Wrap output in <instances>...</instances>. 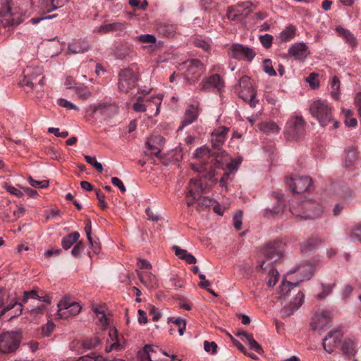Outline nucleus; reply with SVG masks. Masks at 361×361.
<instances>
[{
  "mask_svg": "<svg viewBox=\"0 0 361 361\" xmlns=\"http://www.w3.org/2000/svg\"><path fill=\"white\" fill-rule=\"evenodd\" d=\"M310 113L320 124L324 127L333 123V128L339 127V122L334 118L333 106L326 100L317 99L310 106Z\"/></svg>",
  "mask_w": 361,
  "mask_h": 361,
  "instance_id": "nucleus-1",
  "label": "nucleus"
},
{
  "mask_svg": "<svg viewBox=\"0 0 361 361\" xmlns=\"http://www.w3.org/2000/svg\"><path fill=\"white\" fill-rule=\"evenodd\" d=\"M305 121L302 116H292L287 121L285 127V135L288 140H298L305 133Z\"/></svg>",
  "mask_w": 361,
  "mask_h": 361,
  "instance_id": "nucleus-2",
  "label": "nucleus"
},
{
  "mask_svg": "<svg viewBox=\"0 0 361 361\" xmlns=\"http://www.w3.org/2000/svg\"><path fill=\"white\" fill-rule=\"evenodd\" d=\"M21 13L12 8L8 0H0V23L6 27L20 24Z\"/></svg>",
  "mask_w": 361,
  "mask_h": 361,
  "instance_id": "nucleus-3",
  "label": "nucleus"
},
{
  "mask_svg": "<svg viewBox=\"0 0 361 361\" xmlns=\"http://www.w3.org/2000/svg\"><path fill=\"white\" fill-rule=\"evenodd\" d=\"M16 306L18 308L16 310V313L11 317V319L22 314L23 310V303L18 302L16 295L7 294L5 288H0V308H2L0 317Z\"/></svg>",
  "mask_w": 361,
  "mask_h": 361,
  "instance_id": "nucleus-4",
  "label": "nucleus"
},
{
  "mask_svg": "<svg viewBox=\"0 0 361 361\" xmlns=\"http://www.w3.org/2000/svg\"><path fill=\"white\" fill-rule=\"evenodd\" d=\"M298 281L295 282L283 281L280 286V298H287L292 291L296 293L293 301L290 302L293 310L298 309L303 302L304 294L301 290L298 289Z\"/></svg>",
  "mask_w": 361,
  "mask_h": 361,
  "instance_id": "nucleus-5",
  "label": "nucleus"
},
{
  "mask_svg": "<svg viewBox=\"0 0 361 361\" xmlns=\"http://www.w3.org/2000/svg\"><path fill=\"white\" fill-rule=\"evenodd\" d=\"M22 336L18 332H4L0 334V353L8 354L19 347Z\"/></svg>",
  "mask_w": 361,
  "mask_h": 361,
  "instance_id": "nucleus-6",
  "label": "nucleus"
},
{
  "mask_svg": "<svg viewBox=\"0 0 361 361\" xmlns=\"http://www.w3.org/2000/svg\"><path fill=\"white\" fill-rule=\"evenodd\" d=\"M137 80V75L132 69L124 68L118 74V90L123 93H128L135 87Z\"/></svg>",
  "mask_w": 361,
  "mask_h": 361,
  "instance_id": "nucleus-7",
  "label": "nucleus"
},
{
  "mask_svg": "<svg viewBox=\"0 0 361 361\" xmlns=\"http://www.w3.org/2000/svg\"><path fill=\"white\" fill-rule=\"evenodd\" d=\"M230 57L251 62L256 56L255 50L241 44H233L228 50Z\"/></svg>",
  "mask_w": 361,
  "mask_h": 361,
  "instance_id": "nucleus-8",
  "label": "nucleus"
},
{
  "mask_svg": "<svg viewBox=\"0 0 361 361\" xmlns=\"http://www.w3.org/2000/svg\"><path fill=\"white\" fill-rule=\"evenodd\" d=\"M284 252V245L281 241H274L268 243L264 249V255L267 263L270 266L282 257Z\"/></svg>",
  "mask_w": 361,
  "mask_h": 361,
  "instance_id": "nucleus-9",
  "label": "nucleus"
},
{
  "mask_svg": "<svg viewBox=\"0 0 361 361\" xmlns=\"http://www.w3.org/2000/svg\"><path fill=\"white\" fill-rule=\"evenodd\" d=\"M57 316L60 319H68L70 317L77 315L82 310V307L78 302H71L69 299L64 298L58 304Z\"/></svg>",
  "mask_w": 361,
  "mask_h": 361,
  "instance_id": "nucleus-10",
  "label": "nucleus"
},
{
  "mask_svg": "<svg viewBox=\"0 0 361 361\" xmlns=\"http://www.w3.org/2000/svg\"><path fill=\"white\" fill-rule=\"evenodd\" d=\"M42 74V71L41 68L27 67L24 71V78L22 80V84L33 88L37 82L42 87L44 86V77Z\"/></svg>",
  "mask_w": 361,
  "mask_h": 361,
  "instance_id": "nucleus-11",
  "label": "nucleus"
},
{
  "mask_svg": "<svg viewBox=\"0 0 361 361\" xmlns=\"http://www.w3.org/2000/svg\"><path fill=\"white\" fill-rule=\"evenodd\" d=\"M312 185V179L308 176L290 178L286 180V185L293 193H303L307 191Z\"/></svg>",
  "mask_w": 361,
  "mask_h": 361,
  "instance_id": "nucleus-12",
  "label": "nucleus"
},
{
  "mask_svg": "<svg viewBox=\"0 0 361 361\" xmlns=\"http://www.w3.org/2000/svg\"><path fill=\"white\" fill-rule=\"evenodd\" d=\"M302 214H296L305 219H313L320 216L323 212L322 206L317 202L306 200L302 202Z\"/></svg>",
  "mask_w": 361,
  "mask_h": 361,
  "instance_id": "nucleus-13",
  "label": "nucleus"
},
{
  "mask_svg": "<svg viewBox=\"0 0 361 361\" xmlns=\"http://www.w3.org/2000/svg\"><path fill=\"white\" fill-rule=\"evenodd\" d=\"M252 4L250 2H241L235 6H230L227 11V18L230 20H235L239 17L246 18L252 10L250 8Z\"/></svg>",
  "mask_w": 361,
  "mask_h": 361,
  "instance_id": "nucleus-14",
  "label": "nucleus"
},
{
  "mask_svg": "<svg viewBox=\"0 0 361 361\" xmlns=\"http://www.w3.org/2000/svg\"><path fill=\"white\" fill-rule=\"evenodd\" d=\"M159 354L169 356L157 345H145L142 350L138 352V357L140 361H159Z\"/></svg>",
  "mask_w": 361,
  "mask_h": 361,
  "instance_id": "nucleus-15",
  "label": "nucleus"
},
{
  "mask_svg": "<svg viewBox=\"0 0 361 361\" xmlns=\"http://www.w3.org/2000/svg\"><path fill=\"white\" fill-rule=\"evenodd\" d=\"M94 114H99L104 119H109L118 114L119 108L115 103L100 102L92 108Z\"/></svg>",
  "mask_w": 361,
  "mask_h": 361,
  "instance_id": "nucleus-16",
  "label": "nucleus"
},
{
  "mask_svg": "<svg viewBox=\"0 0 361 361\" xmlns=\"http://www.w3.org/2000/svg\"><path fill=\"white\" fill-rule=\"evenodd\" d=\"M343 334L341 330L335 329L328 333L323 340V348L328 353H332L341 344Z\"/></svg>",
  "mask_w": 361,
  "mask_h": 361,
  "instance_id": "nucleus-17",
  "label": "nucleus"
},
{
  "mask_svg": "<svg viewBox=\"0 0 361 361\" xmlns=\"http://www.w3.org/2000/svg\"><path fill=\"white\" fill-rule=\"evenodd\" d=\"M225 87V82L222 77L217 74H213L207 78H205L202 82L201 90L203 91L210 90L214 88L217 92H221Z\"/></svg>",
  "mask_w": 361,
  "mask_h": 361,
  "instance_id": "nucleus-18",
  "label": "nucleus"
},
{
  "mask_svg": "<svg viewBox=\"0 0 361 361\" xmlns=\"http://www.w3.org/2000/svg\"><path fill=\"white\" fill-rule=\"evenodd\" d=\"M332 319L331 311L322 310L319 314L315 315L314 321L311 322L312 330H323L328 328Z\"/></svg>",
  "mask_w": 361,
  "mask_h": 361,
  "instance_id": "nucleus-19",
  "label": "nucleus"
},
{
  "mask_svg": "<svg viewBox=\"0 0 361 361\" xmlns=\"http://www.w3.org/2000/svg\"><path fill=\"white\" fill-rule=\"evenodd\" d=\"M288 53V55L295 60L304 61L310 54V50L304 42H296L290 47Z\"/></svg>",
  "mask_w": 361,
  "mask_h": 361,
  "instance_id": "nucleus-20",
  "label": "nucleus"
},
{
  "mask_svg": "<svg viewBox=\"0 0 361 361\" xmlns=\"http://www.w3.org/2000/svg\"><path fill=\"white\" fill-rule=\"evenodd\" d=\"M188 191L186 194V197H192L193 199H199L202 194L206 192L207 187H203L201 179L192 178L190 179L188 187Z\"/></svg>",
  "mask_w": 361,
  "mask_h": 361,
  "instance_id": "nucleus-21",
  "label": "nucleus"
},
{
  "mask_svg": "<svg viewBox=\"0 0 361 361\" xmlns=\"http://www.w3.org/2000/svg\"><path fill=\"white\" fill-rule=\"evenodd\" d=\"M240 161L230 160L228 154L217 155L214 159V165L216 168H222L226 166L231 171H235L238 168Z\"/></svg>",
  "mask_w": 361,
  "mask_h": 361,
  "instance_id": "nucleus-22",
  "label": "nucleus"
},
{
  "mask_svg": "<svg viewBox=\"0 0 361 361\" xmlns=\"http://www.w3.org/2000/svg\"><path fill=\"white\" fill-rule=\"evenodd\" d=\"M228 131V128L220 126L212 132V143L214 148L219 149L224 145Z\"/></svg>",
  "mask_w": 361,
  "mask_h": 361,
  "instance_id": "nucleus-23",
  "label": "nucleus"
},
{
  "mask_svg": "<svg viewBox=\"0 0 361 361\" xmlns=\"http://www.w3.org/2000/svg\"><path fill=\"white\" fill-rule=\"evenodd\" d=\"M198 116L199 110L197 106H195L193 104L189 105L188 109L185 110L183 121L181 122L180 126L178 128V130H180L185 126L192 123L197 119Z\"/></svg>",
  "mask_w": 361,
  "mask_h": 361,
  "instance_id": "nucleus-24",
  "label": "nucleus"
},
{
  "mask_svg": "<svg viewBox=\"0 0 361 361\" xmlns=\"http://www.w3.org/2000/svg\"><path fill=\"white\" fill-rule=\"evenodd\" d=\"M259 267L260 269L264 272L268 271V286L273 287L275 286L279 277L277 270L273 266H270V263H267L266 261H262Z\"/></svg>",
  "mask_w": 361,
  "mask_h": 361,
  "instance_id": "nucleus-25",
  "label": "nucleus"
},
{
  "mask_svg": "<svg viewBox=\"0 0 361 361\" xmlns=\"http://www.w3.org/2000/svg\"><path fill=\"white\" fill-rule=\"evenodd\" d=\"M204 71L202 63L199 59H192L188 61L187 74L192 78H199Z\"/></svg>",
  "mask_w": 361,
  "mask_h": 361,
  "instance_id": "nucleus-26",
  "label": "nucleus"
},
{
  "mask_svg": "<svg viewBox=\"0 0 361 361\" xmlns=\"http://www.w3.org/2000/svg\"><path fill=\"white\" fill-rule=\"evenodd\" d=\"M157 32L165 37H173L176 33V25L167 23H159L157 24Z\"/></svg>",
  "mask_w": 361,
  "mask_h": 361,
  "instance_id": "nucleus-27",
  "label": "nucleus"
},
{
  "mask_svg": "<svg viewBox=\"0 0 361 361\" xmlns=\"http://www.w3.org/2000/svg\"><path fill=\"white\" fill-rule=\"evenodd\" d=\"M296 27L293 25H289L282 30L279 35L276 37L279 44H283L293 39L296 35Z\"/></svg>",
  "mask_w": 361,
  "mask_h": 361,
  "instance_id": "nucleus-28",
  "label": "nucleus"
},
{
  "mask_svg": "<svg viewBox=\"0 0 361 361\" xmlns=\"http://www.w3.org/2000/svg\"><path fill=\"white\" fill-rule=\"evenodd\" d=\"M125 29L126 25L124 23L114 22L111 23H105L99 27L98 32L99 33L106 34L113 32H122Z\"/></svg>",
  "mask_w": 361,
  "mask_h": 361,
  "instance_id": "nucleus-29",
  "label": "nucleus"
},
{
  "mask_svg": "<svg viewBox=\"0 0 361 361\" xmlns=\"http://www.w3.org/2000/svg\"><path fill=\"white\" fill-rule=\"evenodd\" d=\"M138 278L147 288H153L157 286L156 276L149 271H140L137 274Z\"/></svg>",
  "mask_w": 361,
  "mask_h": 361,
  "instance_id": "nucleus-30",
  "label": "nucleus"
},
{
  "mask_svg": "<svg viewBox=\"0 0 361 361\" xmlns=\"http://www.w3.org/2000/svg\"><path fill=\"white\" fill-rule=\"evenodd\" d=\"M314 267L312 264L310 263H305L304 264H301L298 266L293 273H298L301 275V279L300 281H302L305 280H309L313 274Z\"/></svg>",
  "mask_w": 361,
  "mask_h": 361,
  "instance_id": "nucleus-31",
  "label": "nucleus"
},
{
  "mask_svg": "<svg viewBox=\"0 0 361 361\" xmlns=\"http://www.w3.org/2000/svg\"><path fill=\"white\" fill-rule=\"evenodd\" d=\"M322 243V240L318 236L312 235L304 242L300 243V249L303 252H307L314 250Z\"/></svg>",
  "mask_w": 361,
  "mask_h": 361,
  "instance_id": "nucleus-32",
  "label": "nucleus"
},
{
  "mask_svg": "<svg viewBox=\"0 0 361 361\" xmlns=\"http://www.w3.org/2000/svg\"><path fill=\"white\" fill-rule=\"evenodd\" d=\"M90 48L87 41L78 40L68 45V51L73 54L83 53Z\"/></svg>",
  "mask_w": 361,
  "mask_h": 361,
  "instance_id": "nucleus-33",
  "label": "nucleus"
},
{
  "mask_svg": "<svg viewBox=\"0 0 361 361\" xmlns=\"http://www.w3.org/2000/svg\"><path fill=\"white\" fill-rule=\"evenodd\" d=\"M260 131L265 134H275L280 130L279 126L274 121H264L258 125Z\"/></svg>",
  "mask_w": 361,
  "mask_h": 361,
  "instance_id": "nucleus-34",
  "label": "nucleus"
},
{
  "mask_svg": "<svg viewBox=\"0 0 361 361\" xmlns=\"http://www.w3.org/2000/svg\"><path fill=\"white\" fill-rule=\"evenodd\" d=\"M42 6L47 11L62 7L68 0H40Z\"/></svg>",
  "mask_w": 361,
  "mask_h": 361,
  "instance_id": "nucleus-35",
  "label": "nucleus"
},
{
  "mask_svg": "<svg viewBox=\"0 0 361 361\" xmlns=\"http://www.w3.org/2000/svg\"><path fill=\"white\" fill-rule=\"evenodd\" d=\"M109 334L112 343L109 346L106 347V352L109 353L113 350H119L121 344L118 341L117 330L115 328H111Z\"/></svg>",
  "mask_w": 361,
  "mask_h": 361,
  "instance_id": "nucleus-36",
  "label": "nucleus"
},
{
  "mask_svg": "<svg viewBox=\"0 0 361 361\" xmlns=\"http://www.w3.org/2000/svg\"><path fill=\"white\" fill-rule=\"evenodd\" d=\"M336 31L338 35L345 39V42L352 47H354L357 44V41L354 35L348 30H345L341 27H338Z\"/></svg>",
  "mask_w": 361,
  "mask_h": 361,
  "instance_id": "nucleus-37",
  "label": "nucleus"
},
{
  "mask_svg": "<svg viewBox=\"0 0 361 361\" xmlns=\"http://www.w3.org/2000/svg\"><path fill=\"white\" fill-rule=\"evenodd\" d=\"M80 237V234L78 232L75 231L71 233L68 235H66L63 239L61 242L62 247L64 250H68L72 247V245L76 243Z\"/></svg>",
  "mask_w": 361,
  "mask_h": 361,
  "instance_id": "nucleus-38",
  "label": "nucleus"
},
{
  "mask_svg": "<svg viewBox=\"0 0 361 361\" xmlns=\"http://www.w3.org/2000/svg\"><path fill=\"white\" fill-rule=\"evenodd\" d=\"M239 96L245 102H247L249 105L254 108L258 103V100L256 99V91L255 90L248 93L244 92V91L239 92Z\"/></svg>",
  "mask_w": 361,
  "mask_h": 361,
  "instance_id": "nucleus-39",
  "label": "nucleus"
},
{
  "mask_svg": "<svg viewBox=\"0 0 361 361\" xmlns=\"http://www.w3.org/2000/svg\"><path fill=\"white\" fill-rule=\"evenodd\" d=\"M276 203L275 206L271 209H267L265 210V216L269 217L272 215L278 214L281 212L282 209V205L283 202V195H277L276 196Z\"/></svg>",
  "mask_w": 361,
  "mask_h": 361,
  "instance_id": "nucleus-40",
  "label": "nucleus"
},
{
  "mask_svg": "<svg viewBox=\"0 0 361 361\" xmlns=\"http://www.w3.org/2000/svg\"><path fill=\"white\" fill-rule=\"evenodd\" d=\"M341 350L347 357H352L355 354V344L350 341H345L341 345Z\"/></svg>",
  "mask_w": 361,
  "mask_h": 361,
  "instance_id": "nucleus-41",
  "label": "nucleus"
},
{
  "mask_svg": "<svg viewBox=\"0 0 361 361\" xmlns=\"http://www.w3.org/2000/svg\"><path fill=\"white\" fill-rule=\"evenodd\" d=\"M346 157L345 164L346 167H351L357 160V152L354 147H349L345 150Z\"/></svg>",
  "mask_w": 361,
  "mask_h": 361,
  "instance_id": "nucleus-42",
  "label": "nucleus"
},
{
  "mask_svg": "<svg viewBox=\"0 0 361 361\" xmlns=\"http://www.w3.org/2000/svg\"><path fill=\"white\" fill-rule=\"evenodd\" d=\"M101 344V341L99 337L94 336L87 338L82 341V346L85 350H92L96 348Z\"/></svg>",
  "mask_w": 361,
  "mask_h": 361,
  "instance_id": "nucleus-43",
  "label": "nucleus"
},
{
  "mask_svg": "<svg viewBox=\"0 0 361 361\" xmlns=\"http://www.w3.org/2000/svg\"><path fill=\"white\" fill-rule=\"evenodd\" d=\"M239 87L241 89L240 91L248 93L255 90L252 85L250 78L247 75H243L239 80Z\"/></svg>",
  "mask_w": 361,
  "mask_h": 361,
  "instance_id": "nucleus-44",
  "label": "nucleus"
},
{
  "mask_svg": "<svg viewBox=\"0 0 361 361\" xmlns=\"http://www.w3.org/2000/svg\"><path fill=\"white\" fill-rule=\"evenodd\" d=\"M45 312V306L44 305H40L38 306L37 308L31 309L27 311V317L30 319L37 320L42 317Z\"/></svg>",
  "mask_w": 361,
  "mask_h": 361,
  "instance_id": "nucleus-45",
  "label": "nucleus"
},
{
  "mask_svg": "<svg viewBox=\"0 0 361 361\" xmlns=\"http://www.w3.org/2000/svg\"><path fill=\"white\" fill-rule=\"evenodd\" d=\"M345 120L344 123L348 127H355L357 126V120L353 117V111L350 109H343Z\"/></svg>",
  "mask_w": 361,
  "mask_h": 361,
  "instance_id": "nucleus-46",
  "label": "nucleus"
},
{
  "mask_svg": "<svg viewBox=\"0 0 361 361\" xmlns=\"http://www.w3.org/2000/svg\"><path fill=\"white\" fill-rule=\"evenodd\" d=\"M336 286V283H322V291L317 294L316 298L319 300H322L324 298H325L328 295H329L333 288L335 287Z\"/></svg>",
  "mask_w": 361,
  "mask_h": 361,
  "instance_id": "nucleus-47",
  "label": "nucleus"
},
{
  "mask_svg": "<svg viewBox=\"0 0 361 361\" xmlns=\"http://www.w3.org/2000/svg\"><path fill=\"white\" fill-rule=\"evenodd\" d=\"M331 96L332 97L337 100L339 98V90H340V80L337 76H334L332 78V81L331 83Z\"/></svg>",
  "mask_w": 361,
  "mask_h": 361,
  "instance_id": "nucleus-48",
  "label": "nucleus"
},
{
  "mask_svg": "<svg viewBox=\"0 0 361 361\" xmlns=\"http://www.w3.org/2000/svg\"><path fill=\"white\" fill-rule=\"evenodd\" d=\"M349 235L361 243V223L355 224L350 228Z\"/></svg>",
  "mask_w": 361,
  "mask_h": 361,
  "instance_id": "nucleus-49",
  "label": "nucleus"
},
{
  "mask_svg": "<svg viewBox=\"0 0 361 361\" xmlns=\"http://www.w3.org/2000/svg\"><path fill=\"white\" fill-rule=\"evenodd\" d=\"M263 71L264 73L268 74L269 76H276V72L274 70L272 64V61L269 59H264L263 61Z\"/></svg>",
  "mask_w": 361,
  "mask_h": 361,
  "instance_id": "nucleus-50",
  "label": "nucleus"
},
{
  "mask_svg": "<svg viewBox=\"0 0 361 361\" xmlns=\"http://www.w3.org/2000/svg\"><path fill=\"white\" fill-rule=\"evenodd\" d=\"M259 40L264 48L268 49L271 47L274 37L271 35L265 34L259 37Z\"/></svg>",
  "mask_w": 361,
  "mask_h": 361,
  "instance_id": "nucleus-51",
  "label": "nucleus"
},
{
  "mask_svg": "<svg viewBox=\"0 0 361 361\" xmlns=\"http://www.w3.org/2000/svg\"><path fill=\"white\" fill-rule=\"evenodd\" d=\"M193 44L196 47L200 48L205 51H209L211 49L209 42L202 38H195L193 40Z\"/></svg>",
  "mask_w": 361,
  "mask_h": 361,
  "instance_id": "nucleus-52",
  "label": "nucleus"
},
{
  "mask_svg": "<svg viewBox=\"0 0 361 361\" xmlns=\"http://www.w3.org/2000/svg\"><path fill=\"white\" fill-rule=\"evenodd\" d=\"M85 159L88 164L92 165L99 173H102L103 171V166L102 164L98 162L94 157L85 155Z\"/></svg>",
  "mask_w": 361,
  "mask_h": 361,
  "instance_id": "nucleus-53",
  "label": "nucleus"
},
{
  "mask_svg": "<svg viewBox=\"0 0 361 361\" xmlns=\"http://www.w3.org/2000/svg\"><path fill=\"white\" fill-rule=\"evenodd\" d=\"M136 39L141 43L154 44L157 42L156 37L150 34L140 35L136 37Z\"/></svg>",
  "mask_w": 361,
  "mask_h": 361,
  "instance_id": "nucleus-54",
  "label": "nucleus"
},
{
  "mask_svg": "<svg viewBox=\"0 0 361 361\" xmlns=\"http://www.w3.org/2000/svg\"><path fill=\"white\" fill-rule=\"evenodd\" d=\"M243 213L242 211H238L233 216V226L236 228V230L240 231L242 229V219H243Z\"/></svg>",
  "mask_w": 361,
  "mask_h": 361,
  "instance_id": "nucleus-55",
  "label": "nucleus"
},
{
  "mask_svg": "<svg viewBox=\"0 0 361 361\" xmlns=\"http://www.w3.org/2000/svg\"><path fill=\"white\" fill-rule=\"evenodd\" d=\"M247 341L252 350H255L259 354L263 353L264 350L262 346L253 338L252 336H250V338Z\"/></svg>",
  "mask_w": 361,
  "mask_h": 361,
  "instance_id": "nucleus-56",
  "label": "nucleus"
},
{
  "mask_svg": "<svg viewBox=\"0 0 361 361\" xmlns=\"http://www.w3.org/2000/svg\"><path fill=\"white\" fill-rule=\"evenodd\" d=\"M76 93L78 97L82 99H87L92 95L87 87H78L76 89Z\"/></svg>",
  "mask_w": 361,
  "mask_h": 361,
  "instance_id": "nucleus-57",
  "label": "nucleus"
},
{
  "mask_svg": "<svg viewBox=\"0 0 361 361\" xmlns=\"http://www.w3.org/2000/svg\"><path fill=\"white\" fill-rule=\"evenodd\" d=\"M57 103L59 106L64 107L67 109L78 110V107L77 106H75V104L65 99H59Z\"/></svg>",
  "mask_w": 361,
  "mask_h": 361,
  "instance_id": "nucleus-58",
  "label": "nucleus"
},
{
  "mask_svg": "<svg viewBox=\"0 0 361 361\" xmlns=\"http://www.w3.org/2000/svg\"><path fill=\"white\" fill-rule=\"evenodd\" d=\"M28 180L29 183L34 188H45L49 185V182L47 180L38 181L34 180L32 177H30Z\"/></svg>",
  "mask_w": 361,
  "mask_h": 361,
  "instance_id": "nucleus-59",
  "label": "nucleus"
},
{
  "mask_svg": "<svg viewBox=\"0 0 361 361\" xmlns=\"http://www.w3.org/2000/svg\"><path fill=\"white\" fill-rule=\"evenodd\" d=\"M38 293L36 290L25 291L23 293V303H26L29 299H37Z\"/></svg>",
  "mask_w": 361,
  "mask_h": 361,
  "instance_id": "nucleus-60",
  "label": "nucleus"
},
{
  "mask_svg": "<svg viewBox=\"0 0 361 361\" xmlns=\"http://www.w3.org/2000/svg\"><path fill=\"white\" fill-rule=\"evenodd\" d=\"M204 348L205 351H207V353L214 354L216 353L217 345L215 342H209L207 341H205L204 342Z\"/></svg>",
  "mask_w": 361,
  "mask_h": 361,
  "instance_id": "nucleus-61",
  "label": "nucleus"
},
{
  "mask_svg": "<svg viewBox=\"0 0 361 361\" xmlns=\"http://www.w3.org/2000/svg\"><path fill=\"white\" fill-rule=\"evenodd\" d=\"M84 250V243L80 241L75 244L71 250V254L75 257H78L80 255L81 252Z\"/></svg>",
  "mask_w": 361,
  "mask_h": 361,
  "instance_id": "nucleus-62",
  "label": "nucleus"
},
{
  "mask_svg": "<svg viewBox=\"0 0 361 361\" xmlns=\"http://www.w3.org/2000/svg\"><path fill=\"white\" fill-rule=\"evenodd\" d=\"M55 324L49 322L42 327V334L44 336H49L50 334L54 331Z\"/></svg>",
  "mask_w": 361,
  "mask_h": 361,
  "instance_id": "nucleus-63",
  "label": "nucleus"
},
{
  "mask_svg": "<svg viewBox=\"0 0 361 361\" xmlns=\"http://www.w3.org/2000/svg\"><path fill=\"white\" fill-rule=\"evenodd\" d=\"M100 355H95V354L92 353L91 355L81 356L76 361H100Z\"/></svg>",
  "mask_w": 361,
  "mask_h": 361,
  "instance_id": "nucleus-64",
  "label": "nucleus"
}]
</instances>
